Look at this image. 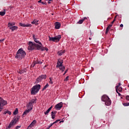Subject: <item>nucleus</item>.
Here are the masks:
<instances>
[{"mask_svg": "<svg viewBox=\"0 0 129 129\" xmlns=\"http://www.w3.org/2000/svg\"><path fill=\"white\" fill-rule=\"evenodd\" d=\"M28 50H40V51H44L45 49L43 46H41L39 45V44L33 43L32 41H29L28 42Z\"/></svg>", "mask_w": 129, "mask_h": 129, "instance_id": "obj_1", "label": "nucleus"}, {"mask_svg": "<svg viewBox=\"0 0 129 129\" xmlns=\"http://www.w3.org/2000/svg\"><path fill=\"white\" fill-rule=\"evenodd\" d=\"M26 55V51H24L23 48H20L18 50L15 58L18 59V60H22V59L25 58Z\"/></svg>", "mask_w": 129, "mask_h": 129, "instance_id": "obj_2", "label": "nucleus"}, {"mask_svg": "<svg viewBox=\"0 0 129 129\" xmlns=\"http://www.w3.org/2000/svg\"><path fill=\"white\" fill-rule=\"evenodd\" d=\"M40 89H41V85L37 84L34 86L31 89V95H36L37 92H39Z\"/></svg>", "mask_w": 129, "mask_h": 129, "instance_id": "obj_3", "label": "nucleus"}, {"mask_svg": "<svg viewBox=\"0 0 129 129\" xmlns=\"http://www.w3.org/2000/svg\"><path fill=\"white\" fill-rule=\"evenodd\" d=\"M101 100L102 101H104V102H105V105L108 106L111 104V100L109 97H108V96L105 95L102 96Z\"/></svg>", "mask_w": 129, "mask_h": 129, "instance_id": "obj_4", "label": "nucleus"}, {"mask_svg": "<svg viewBox=\"0 0 129 129\" xmlns=\"http://www.w3.org/2000/svg\"><path fill=\"white\" fill-rule=\"evenodd\" d=\"M19 117L17 116L14 117L13 119L11 121L9 126L6 128V129H10L11 127H13V126H14V125H15L16 123L18 122V121H19Z\"/></svg>", "mask_w": 129, "mask_h": 129, "instance_id": "obj_5", "label": "nucleus"}, {"mask_svg": "<svg viewBox=\"0 0 129 129\" xmlns=\"http://www.w3.org/2000/svg\"><path fill=\"white\" fill-rule=\"evenodd\" d=\"M6 105L7 101L5 100L2 97H0V112L3 110V107H4V106Z\"/></svg>", "mask_w": 129, "mask_h": 129, "instance_id": "obj_6", "label": "nucleus"}, {"mask_svg": "<svg viewBox=\"0 0 129 129\" xmlns=\"http://www.w3.org/2000/svg\"><path fill=\"white\" fill-rule=\"evenodd\" d=\"M49 41H52V42H58L60 41V39H61V35H58L54 37H51L50 36L48 37Z\"/></svg>", "mask_w": 129, "mask_h": 129, "instance_id": "obj_7", "label": "nucleus"}, {"mask_svg": "<svg viewBox=\"0 0 129 129\" xmlns=\"http://www.w3.org/2000/svg\"><path fill=\"white\" fill-rule=\"evenodd\" d=\"M37 103V99L36 98L31 100L29 102L28 105V108H32V109H33V104H34V103Z\"/></svg>", "mask_w": 129, "mask_h": 129, "instance_id": "obj_8", "label": "nucleus"}, {"mask_svg": "<svg viewBox=\"0 0 129 129\" xmlns=\"http://www.w3.org/2000/svg\"><path fill=\"white\" fill-rule=\"evenodd\" d=\"M63 106V103H62V102L59 103L58 104H57L55 106V108H56V109L57 110H60V109H61V108H62Z\"/></svg>", "mask_w": 129, "mask_h": 129, "instance_id": "obj_9", "label": "nucleus"}, {"mask_svg": "<svg viewBox=\"0 0 129 129\" xmlns=\"http://www.w3.org/2000/svg\"><path fill=\"white\" fill-rule=\"evenodd\" d=\"M56 64V68L62 67V66H63V60L58 59Z\"/></svg>", "mask_w": 129, "mask_h": 129, "instance_id": "obj_10", "label": "nucleus"}, {"mask_svg": "<svg viewBox=\"0 0 129 129\" xmlns=\"http://www.w3.org/2000/svg\"><path fill=\"white\" fill-rule=\"evenodd\" d=\"M29 109H28V110H26L24 112L23 114L22 115L23 117H25V116H26V115H27L28 114V113H29V112H30L31 110H32V108H28Z\"/></svg>", "mask_w": 129, "mask_h": 129, "instance_id": "obj_11", "label": "nucleus"}, {"mask_svg": "<svg viewBox=\"0 0 129 129\" xmlns=\"http://www.w3.org/2000/svg\"><path fill=\"white\" fill-rule=\"evenodd\" d=\"M36 123H37V121L36 120H34L31 123V124L28 126V128H31V127H33V126H34V125H35V124H36Z\"/></svg>", "mask_w": 129, "mask_h": 129, "instance_id": "obj_12", "label": "nucleus"}, {"mask_svg": "<svg viewBox=\"0 0 129 129\" xmlns=\"http://www.w3.org/2000/svg\"><path fill=\"white\" fill-rule=\"evenodd\" d=\"M55 29H60V27H61V23L59 22H55Z\"/></svg>", "mask_w": 129, "mask_h": 129, "instance_id": "obj_13", "label": "nucleus"}, {"mask_svg": "<svg viewBox=\"0 0 129 129\" xmlns=\"http://www.w3.org/2000/svg\"><path fill=\"white\" fill-rule=\"evenodd\" d=\"M27 71H28V70H26V69H24L23 70L17 71V72L19 74H23V73H26V72H27Z\"/></svg>", "mask_w": 129, "mask_h": 129, "instance_id": "obj_14", "label": "nucleus"}, {"mask_svg": "<svg viewBox=\"0 0 129 129\" xmlns=\"http://www.w3.org/2000/svg\"><path fill=\"white\" fill-rule=\"evenodd\" d=\"M19 24H20V26H21V27H32V24H25L22 23H20Z\"/></svg>", "mask_w": 129, "mask_h": 129, "instance_id": "obj_15", "label": "nucleus"}, {"mask_svg": "<svg viewBox=\"0 0 129 129\" xmlns=\"http://www.w3.org/2000/svg\"><path fill=\"white\" fill-rule=\"evenodd\" d=\"M10 30H12V32H14V31H16L18 30V27L17 26H11V27H8Z\"/></svg>", "mask_w": 129, "mask_h": 129, "instance_id": "obj_16", "label": "nucleus"}, {"mask_svg": "<svg viewBox=\"0 0 129 129\" xmlns=\"http://www.w3.org/2000/svg\"><path fill=\"white\" fill-rule=\"evenodd\" d=\"M56 113H57V111H53L51 112V118H52V119H54V118H55V115Z\"/></svg>", "mask_w": 129, "mask_h": 129, "instance_id": "obj_17", "label": "nucleus"}, {"mask_svg": "<svg viewBox=\"0 0 129 129\" xmlns=\"http://www.w3.org/2000/svg\"><path fill=\"white\" fill-rule=\"evenodd\" d=\"M64 53H65V50H60V51L57 52V54L59 56H62V55H63V54H64Z\"/></svg>", "mask_w": 129, "mask_h": 129, "instance_id": "obj_18", "label": "nucleus"}, {"mask_svg": "<svg viewBox=\"0 0 129 129\" xmlns=\"http://www.w3.org/2000/svg\"><path fill=\"white\" fill-rule=\"evenodd\" d=\"M34 42H35V43H37V44H39V46H40L41 47H42V43H41V42H40L39 40H38L37 39V38H36L34 40Z\"/></svg>", "mask_w": 129, "mask_h": 129, "instance_id": "obj_19", "label": "nucleus"}, {"mask_svg": "<svg viewBox=\"0 0 129 129\" xmlns=\"http://www.w3.org/2000/svg\"><path fill=\"white\" fill-rule=\"evenodd\" d=\"M120 86V83H119L118 85L115 87L116 91L117 93H118V95H120V93H118V92L117 91V89H118V87H119Z\"/></svg>", "mask_w": 129, "mask_h": 129, "instance_id": "obj_20", "label": "nucleus"}, {"mask_svg": "<svg viewBox=\"0 0 129 129\" xmlns=\"http://www.w3.org/2000/svg\"><path fill=\"white\" fill-rule=\"evenodd\" d=\"M38 22L39 21L37 20H34L33 22H31V24H32V25H36L37 26V25H38Z\"/></svg>", "mask_w": 129, "mask_h": 129, "instance_id": "obj_21", "label": "nucleus"}, {"mask_svg": "<svg viewBox=\"0 0 129 129\" xmlns=\"http://www.w3.org/2000/svg\"><path fill=\"white\" fill-rule=\"evenodd\" d=\"M57 68H59V69L61 70L62 72H63V71H65V67L63 66H62V67H57Z\"/></svg>", "mask_w": 129, "mask_h": 129, "instance_id": "obj_22", "label": "nucleus"}, {"mask_svg": "<svg viewBox=\"0 0 129 129\" xmlns=\"http://www.w3.org/2000/svg\"><path fill=\"white\" fill-rule=\"evenodd\" d=\"M16 25V23L12 22V23H8V27H14Z\"/></svg>", "mask_w": 129, "mask_h": 129, "instance_id": "obj_23", "label": "nucleus"}, {"mask_svg": "<svg viewBox=\"0 0 129 129\" xmlns=\"http://www.w3.org/2000/svg\"><path fill=\"white\" fill-rule=\"evenodd\" d=\"M43 80L39 76L37 79H36V83H39V82H41Z\"/></svg>", "mask_w": 129, "mask_h": 129, "instance_id": "obj_24", "label": "nucleus"}, {"mask_svg": "<svg viewBox=\"0 0 129 129\" xmlns=\"http://www.w3.org/2000/svg\"><path fill=\"white\" fill-rule=\"evenodd\" d=\"M40 78L41 79H46V78H47V76H46V75H42L41 76H40Z\"/></svg>", "mask_w": 129, "mask_h": 129, "instance_id": "obj_25", "label": "nucleus"}, {"mask_svg": "<svg viewBox=\"0 0 129 129\" xmlns=\"http://www.w3.org/2000/svg\"><path fill=\"white\" fill-rule=\"evenodd\" d=\"M48 87H49V84L47 83L46 85L42 89V91H44V90H46V89L48 88Z\"/></svg>", "mask_w": 129, "mask_h": 129, "instance_id": "obj_26", "label": "nucleus"}, {"mask_svg": "<svg viewBox=\"0 0 129 129\" xmlns=\"http://www.w3.org/2000/svg\"><path fill=\"white\" fill-rule=\"evenodd\" d=\"M4 11H6V10H5ZM5 15L6 11L0 12V16H2V17H3V16H5Z\"/></svg>", "mask_w": 129, "mask_h": 129, "instance_id": "obj_27", "label": "nucleus"}, {"mask_svg": "<svg viewBox=\"0 0 129 129\" xmlns=\"http://www.w3.org/2000/svg\"><path fill=\"white\" fill-rule=\"evenodd\" d=\"M42 63H43L42 61H39V60H38V59H37L36 63L34 64L33 67H34V66H35V65H36V64H42Z\"/></svg>", "mask_w": 129, "mask_h": 129, "instance_id": "obj_28", "label": "nucleus"}, {"mask_svg": "<svg viewBox=\"0 0 129 129\" xmlns=\"http://www.w3.org/2000/svg\"><path fill=\"white\" fill-rule=\"evenodd\" d=\"M84 22V20L82 19V20L79 21L77 22V24H83Z\"/></svg>", "mask_w": 129, "mask_h": 129, "instance_id": "obj_29", "label": "nucleus"}, {"mask_svg": "<svg viewBox=\"0 0 129 129\" xmlns=\"http://www.w3.org/2000/svg\"><path fill=\"white\" fill-rule=\"evenodd\" d=\"M18 108H16L15 111L13 112V114L16 115V114H18Z\"/></svg>", "mask_w": 129, "mask_h": 129, "instance_id": "obj_30", "label": "nucleus"}, {"mask_svg": "<svg viewBox=\"0 0 129 129\" xmlns=\"http://www.w3.org/2000/svg\"><path fill=\"white\" fill-rule=\"evenodd\" d=\"M122 104L124 106H129V103H123Z\"/></svg>", "mask_w": 129, "mask_h": 129, "instance_id": "obj_31", "label": "nucleus"}, {"mask_svg": "<svg viewBox=\"0 0 129 129\" xmlns=\"http://www.w3.org/2000/svg\"><path fill=\"white\" fill-rule=\"evenodd\" d=\"M118 90L119 92H121L122 91V88L121 87H118Z\"/></svg>", "mask_w": 129, "mask_h": 129, "instance_id": "obj_32", "label": "nucleus"}, {"mask_svg": "<svg viewBox=\"0 0 129 129\" xmlns=\"http://www.w3.org/2000/svg\"><path fill=\"white\" fill-rule=\"evenodd\" d=\"M49 112H50V111L48 109H47L46 112H44V114L45 115H47L48 113H49Z\"/></svg>", "mask_w": 129, "mask_h": 129, "instance_id": "obj_33", "label": "nucleus"}, {"mask_svg": "<svg viewBox=\"0 0 129 129\" xmlns=\"http://www.w3.org/2000/svg\"><path fill=\"white\" fill-rule=\"evenodd\" d=\"M49 83L50 84H53V81H52V79L51 78H49Z\"/></svg>", "mask_w": 129, "mask_h": 129, "instance_id": "obj_34", "label": "nucleus"}, {"mask_svg": "<svg viewBox=\"0 0 129 129\" xmlns=\"http://www.w3.org/2000/svg\"><path fill=\"white\" fill-rule=\"evenodd\" d=\"M109 31V28L107 27L106 29V32H105V34H107V33H108V32Z\"/></svg>", "mask_w": 129, "mask_h": 129, "instance_id": "obj_35", "label": "nucleus"}, {"mask_svg": "<svg viewBox=\"0 0 129 129\" xmlns=\"http://www.w3.org/2000/svg\"><path fill=\"white\" fill-rule=\"evenodd\" d=\"M115 18H116V16L115 17V18H114V20H113V21L111 23V24L112 25H113V23H114V22H115Z\"/></svg>", "mask_w": 129, "mask_h": 129, "instance_id": "obj_36", "label": "nucleus"}, {"mask_svg": "<svg viewBox=\"0 0 129 129\" xmlns=\"http://www.w3.org/2000/svg\"><path fill=\"white\" fill-rule=\"evenodd\" d=\"M8 114H9V115H11V114H12V112H11V111L7 110L6 112Z\"/></svg>", "mask_w": 129, "mask_h": 129, "instance_id": "obj_37", "label": "nucleus"}, {"mask_svg": "<svg viewBox=\"0 0 129 129\" xmlns=\"http://www.w3.org/2000/svg\"><path fill=\"white\" fill-rule=\"evenodd\" d=\"M69 79V76H67V77L66 78V79H65V81H68Z\"/></svg>", "mask_w": 129, "mask_h": 129, "instance_id": "obj_38", "label": "nucleus"}, {"mask_svg": "<svg viewBox=\"0 0 129 129\" xmlns=\"http://www.w3.org/2000/svg\"><path fill=\"white\" fill-rule=\"evenodd\" d=\"M58 121H60V119H57L56 121H55L53 123L55 124V123H57V122H58Z\"/></svg>", "mask_w": 129, "mask_h": 129, "instance_id": "obj_39", "label": "nucleus"}, {"mask_svg": "<svg viewBox=\"0 0 129 129\" xmlns=\"http://www.w3.org/2000/svg\"><path fill=\"white\" fill-rule=\"evenodd\" d=\"M41 4L42 5H45V6H47V3H46V2H42Z\"/></svg>", "mask_w": 129, "mask_h": 129, "instance_id": "obj_40", "label": "nucleus"}, {"mask_svg": "<svg viewBox=\"0 0 129 129\" xmlns=\"http://www.w3.org/2000/svg\"><path fill=\"white\" fill-rule=\"evenodd\" d=\"M111 27H112V24H110L109 25V26L107 27V28H108L109 29H110L111 28Z\"/></svg>", "mask_w": 129, "mask_h": 129, "instance_id": "obj_41", "label": "nucleus"}, {"mask_svg": "<svg viewBox=\"0 0 129 129\" xmlns=\"http://www.w3.org/2000/svg\"><path fill=\"white\" fill-rule=\"evenodd\" d=\"M125 98H126V100H128L129 101V96L128 95L126 96Z\"/></svg>", "mask_w": 129, "mask_h": 129, "instance_id": "obj_42", "label": "nucleus"}, {"mask_svg": "<svg viewBox=\"0 0 129 129\" xmlns=\"http://www.w3.org/2000/svg\"><path fill=\"white\" fill-rule=\"evenodd\" d=\"M20 127H21V125L17 126H16L15 129H19V128H20Z\"/></svg>", "mask_w": 129, "mask_h": 129, "instance_id": "obj_43", "label": "nucleus"}, {"mask_svg": "<svg viewBox=\"0 0 129 129\" xmlns=\"http://www.w3.org/2000/svg\"><path fill=\"white\" fill-rule=\"evenodd\" d=\"M53 108V106H51V107H50L48 110L50 111V110H51V109H52V108Z\"/></svg>", "mask_w": 129, "mask_h": 129, "instance_id": "obj_44", "label": "nucleus"}, {"mask_svg": "<svg viewBox=\"0 0 129 129\" xmlns=\"http://www.w3.org/2000/svg\"><path fill=\"white\" fill-rule=\"evenodd\" d=\"M53 108V106H51V107H50L48 110L50 111V110H51V109H52V108Z\"/></svg>", "mask_w": 129, "mask_h": 129, "instance_id": "obj_45", "label": "nucleus"}, {"mask_svg": "<svg viewBox=\"0 0 129 129\" xmlns=\"http://www.w3.org/2000/svg\"><path fill=\"white\" fill-rule=\"evenodd\" d=\"M42 47L44 48V51H45V50H46V51H48V50H49V49H48V48H45V47Z\"/></svg>", "mask_w": 129, "mask_h": 129, "instance_id": "obj_46", "label": "nucleus"}, {"mask_svg": "<svg viewBox=\"0 0 129 129\" xmlns=\"http://www.w3.org/2000/svg\"><path fill=\"white\" fill-rule=\"evenodd\" d=\"M51 2H53V0H49V1L47 3L48 4H51Z\"/></svg>", "mask_w": 129, "mask_h": 129, "instance_id": "obj_47", "label": "nucleus"}, {"mask_svg": "<svg viewBox=\"0 0 129 129\" xmlns=\"http://www.w3.org/2000/svg\"><path fill=\"white\" fill-rule=\"evenodd\" d=\"M35 37L36 36L33 34V40L36 39V37Z\"/></svg>", "mask_w": 129, "mask_h": 129, "instance_id": "obj_48", "label": "nucleus"}, {"mask_svg": "<svg viewBox=\"0 0 129 129\" xmlns=\"http://www.w3.org/2000/svg\"><path fill=\"white\" fill-rule=\"evenodd\" d=\"M5 41V39H3L2 40H0V43H2V42H4Z\"/></svg>", "mask_w": 129, "mask_h": 129, "instance_id": "obj_49", "label": "nucleus"}, {"mask_svg": "<svg viewBox=\"0 0 129 129\" xmlns=\"http://www.w3.org/2000/svg\"><path fill=\"white\" fill-rule=\"evenodd\" d=\"M53 124H54V122L52 123H51L50 125H49V126L51 127V126H52L53 125Z\"/></svg>", "mask_w": 129, "mask_h": 129, "instance_id": "obj_50", "label": "nucleus"}, {"mask_svg": "<svg viewBox=\"0 0 129 129\" xmlns=\"http://www.w3.org/2000/svg\"><path fill=\"white\" fill-rule=\"evenodd\" d=\"M38 3H41V4H42V0H39V1H38Z\"/></svg>", "mask_w": 129, "mask_h": 129, "instance_id": "obj_51", "label": "nucleus"}, {"mask_svg": "<svg viewBox=\"0 0 129 129\" xmlns=\"http://www.w3.org/2000/svg\"><path fill=\"white\" fill-rule=\"evenodd\" d=\"M120 27H123V24H120Z\"/></svg>", "mask_w": 129, "mask_h": 129, "instance_id": "obj_52", "label": "nucleus"}, {"mask_svg": "<svg viewBox=\"0 0 129 129\" xmlns=\"http://www.w3.org/2000/svg\"><path fill=\"white\" fill-rule=\"evenodd\" d=\"M86 19H87V18L85 17V18H84V19L83 20H84V21H85V20H86Z\"/></svg>", "mask_w": 129, "mask_h": 129, "instance_id": "obj_53", "label": "nucleus"}, {"mask_svg": "<svg viewBox=\"0 0 129 129\" xmlns=\"http://www.w3.org/2000/svg\"><path fill=\"white\" fill-rule=\"evenodd\" d=\"M68 70H66L64 73H67V72H68Z\"/></svg>", "mask_w": 129, "mask_h": 129, "instance_id": "obj_54", "label": "nucleus"}, {"mask_svg": "<svg viewBox=\"0 0 129 129\" xmlns=\"http://www.w3.org/2000/svg\"><path fill=\"white\" fill-rule=\"evenodd\" d=\"M50 127H51L50 126H48L47 128H46V129H50Z\"/></svg>", "mask_w": 129, "mask_h": 129, "instance_id": "obj_55", "label": "nucleus"}, {"mask_svg": "<svg viewBox=\"0 0 129 129\" xmlns=\"http://www.w3.org/2000/svg\"><path fill=\"white\" fill-rule=\"evenodd\" d=\"M6 113H7V111H5V112H4V113H3V114H6Z\"/></svg>", "mask_w": 129, "mask_h": 129, "instance_id": "obj_56", "label": "nucleus"}, {"mask_svg": "<svg viewBox=\"0 0 129 129\" xmlns=\"http://www.w3.org/2000/svg\"><path fill=\"white\" fill-rule=\"evenodd\" d=\"M61 122H63V121H60L59 122V123H61Z\"/></svg>", "mask_w": 129, "mask_h": 129, "instance_id": "obj_57", "label": "nucleus"}, {"mask_svg": "<svg viewBox=\"0 0 129 129\" xmlns=\"http://www.w3.org/2000/svg\"><path fill=\"white\" fill-rule=\"evenodd\" d=\"M89 40H91L92 38H91V37H89Z\"/></svg>", "mask_w": 129, "mask_h": 129, "instance_id": "obj_58", "label": "nucleus"}, {"mask_svg": "<svg viewBox=\"0 0 129 129\" xmlns=\"http://www.w3.org/2000/svg\"><path fill=\"white\" fill-rule=\"evenodd\" d=\"M66 74V73H64L63 74V75H65Z\"/></svg>", "mask_w": 129, "mask_h": 129, "instance_id": "obj_59", "label": "nucleus"}, {"mask_svg": "<svg viewBox=\"0 0 129 129\" xmlns=\"http://www.w3.org/2000/svg\"><path fill=\"white\" fill-rule=\"evenodd\" d=\"M52 16H53V14H52Z\"/></svg>", "mask_w": 129, "mask_h": 129, "instance_id": "obj_60", "label": "nucleus"}]
</instances>
